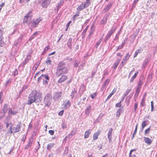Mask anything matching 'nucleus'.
Returning a JSON list of instances; mask_svg holds the SVG:
<instances>
[{"instance_id": "obj_1", "label": "nucleus", "mask_w": 157, "mask_h": 157, "mask_svg": "<svg viewBox=\"0 0 157 157\" xmlns=\"http://www.w3.org/2000/svg\"><path fill=\"white\" fill-rule=\"evenodd\" d=\"M42 94L40 91L33 90L29 95L27 104L30 105L34 102L40 103L42 100Z\"/></svg>"}, {"instance_id": "obj_2", "label": "nucleus", "mask_w": 157, "mask_h": 157, "mask_svg": "<svg viewBox=\"0 0 157 157\" xmlns=\"http://www.w3.org/2000/svg\"><path fill=\"white\" fill-rule=\"evenodd\" d=\"M67 72L68 70L66 63L63 61L59 62L57 65L56 75L59 77L63 74H67Z\"/></svg>"}, {"instance_id": "obj_3", "label": "nucleus", "mask_w": 157, "mask_h": 157, "mask_svg": "<svg viewBox=\"0 0 157 157\" xmlns=\"http://www.w3.org/2000/svg\"><path fill=\"white\" fill-rule=\"evenodd\" d=\"M33 13L31 11H29L24 17L23 21V23L26 24V25H29L32 20Z\"/></svg>"}, {"instance_id": "obj_4", "label": "nucleus", "mask_w": 157, "mask_h": 157, "mask_svg": "<svg viewBox=\"0 0 157 157\" xmlns=\"http://www.w3.org/2000/svg\"><path fill=\"white\" fill-rule=\"evenodd\" d=\"M52 95L50 93H48L46 94L44 98V103L45 106L49 107L51 104V100L52 99Z\"/></svg>"}, {"instance_id": "obj_5", "label": "nucleus", "mask_w": 157, "mask_h": 157, "mask_svg": "<svg viewBox=\"0 0 157 157\" xmlns=\"http://www.w3.org/2000/svg\"><path fill=\"white\" fill-rule=\"evenodd\" d=\"M62 94L61 91L56 92L54 93L53 98L55 101L58 100L62 96Z\"/></svg>"}, {"instance_id": "obj_6", "label": "nucleus", "mask_w": 157, "mask_h": 157, "mask_svg": "<svg viewBox=\"0 0 157 157\" xmlns=\"http://www.w3.org/2000/svg\"><path fill=\"white\" fill-rule=\"evenodd\" d=\"M42 6L43 8H47L51 2V0H40Z\"/></svg>"}, {"instance_id": "obj_7", "label": "nucleus", "mask_w": 157, "mask_h": 157, "mask_svg": "<svg viewBox=\"0 0 157 157\" xmlns=\"http://www.w3.org/2000/svg\"><path fill=\"white\" fill-rule=\"evenodd\" d=\"M46 79V80H49V78L48 75H42L37 79V81L39 83H40L41 80H42L43 81Z\"/></svg>"}, {"instance_id": "obj_8", "label": "nucleus", "mask_w": 157, "mask_h": 157, "mask_svg": "<svg viewBox=\"0 0 157 157\" xmlns=\"http://www.w3.org/2000/svg\"><path fill=\"white\" fill-rule=\"evenodd\" d=\"M41 21V19L40 18H38L32 22L31 24L33 27L36 28Z\"/></svg>"}, {"instance_id": "obj_9", "label": "nucleus", "mask_w": 157, "mask_h": 157, "mask_svg": "<svg viewBox=\"0 0 157 157\" xmlns=\"http://www.w3.org/2000/svg\"><path fill=\"white\" fill-rule=\"evenodd\" d=\"M18 112L17 109H15V108L13 109L10 108L9 109L8 113L13 115H16Z\"/></svg>"}, {"instance_id": "obj_10", "label": "nucleus", "mask_w": 157, "mask_h": 157, "mask_svg": "<svg viewBox=\"0 0 157 157\" xmlns=\"http://www.w3.org/2000/svg\"><path fill=\"white\" fill-rule=\"evenodd\" d=\"M92 107L89 105L86 106L85 110V113L87 116H88L91 111Z\"/></svg>"}, {"instance_id": "obj_11", "label": "nucleus", "mask_w": 157, "mask_h": 157, "mask_svg": "<svg viewBox=\"0 0 157 157\" xmlns=\"http://www.w3.org/2000/svg\"><path fill=\"white\" fill-rule=\"evenodd\" d=\"M113 131V129L112 128H110L108 132V137L109 139V142H111L112 140V133Z\"/></svg>"}, {"instance_id": "obj_12", "label": "nucleus", "mask_w": 157, "mask_h": 157, "mask_svg": "<svg viewBox=\"0 0 157 157\" xmlns=\"http://www.w3.org/2000/svg\"><path fill=\"white\" fill-rule=\"evenodd\" d=\"M144 138L145 142L148 145H150L152 142V140L149 138L144 137Z\"/></svg>"}, {"instance_id": "obj_13", "label": "nucleus", "mask_w": 157, "mask_h": 157, "mask_svg": "<svg viewBox=\"0 0 157 157\" xmlns=\"http://www.w3.org/2000/svg\"><path fill=\"white\" fill-rule=\"evenodd\" d=\"M3 34V31L1 29H0V46L1 47L3 46L4 45L3 41L2 40L3 37L2 36Z\"/></svg>"}, {"instance_id": "obj_14", "label": "nucleus", "mask_w": 157, "mask_h": 157, "mask_svg": "<svg viewBox=\"0 0 157 157\" xmlns=\"http://www.w3.org/2000/svg\"><path fill=\"white\" fill-rule=\"evenodd\" d=\"M67 79V77L66 75H62L58 81L59 83H62L64 82Z\"/></svg>"}, {"instance_id": "obj_15", "label": "nucleus", "mask_w": 157, "mask_h": 157, "mask_svg": "<svg viewBox=\"0 0 157 157\" xmlns=\"http://www.w3.org/2000/svg\"><path fill=\"white\" fill-rule=\"evenodd\" d=\"M101 132V131L99 130L94 133L93 136V140H95L98 139V137L100 134Z\"/></svg>"}, {"instance_id": "obj_16", "label": "nucleus", "mask_w": 157, "mask_h": 157, "mask_svg": "<svg viewBox=\"0 0 157 157\" xmlns=\"http://www.w3.org/2000/svg\"><path fill=\"white\" fill-rule=\"evenodd\" d=\"M8 107V105L5 104L3 106V108L2 109V112L3 113V116H4L5 113L7 112V109Z\"/></svg>"}, {"instance_id": "obj_17", "label": "nucleus", "mask_w": 157, "mask_h": 157, "mask_svg": "<svg viewBox=\"0 0 157 157\" xmlns=\"http://www.w3.org/2000/svg\"><path fill=\"white\" fill-rule=\"evenodd\" d=\"M120 61V59H117L115 61L113 64V67L114 69H115L117 68Z\"/></svg>"}, {"instance_id": "obj_18", "label": "nucleus", "mask_w": 157, "mask_h": 157, "mask_svg": "<svg viewBox=\"0 0 157 157\" xmlns=\"http://www.w3.org/2000/svg\"><path fill=\"white\" fill-rule=\"evenodd\" d=\"M116 27H113L112 29L109 31L107 34L111 36L113 33H114Z\"/></svg>"}, {"instance_id": "obj_19", "label": "nucleus", "mask_w": 157, "mask_h": 157, "mask_svg": "<svg viewBox=\"0 0 157 157\" xmlns=\"http://www.w3.org/2000/svg\"><path fill=\"white\" fill-rule=\"evenodd\" d=\"M91 131L90 129L86 131L84 134V138H88L91 133Z\"/></svg>"}, {"instance_id": "obj_20", "label": "nucleus", "mask_w": 157, "mask_h": 157, "mask_svg": "<svg viewBox=\"0 0 157 157\" xmlns=\"http://www.w3.org/2000/svg\"><path fill=\"white\" fill-rule=\"evenodd\" d=\"M29 57L30 58V56L29 55L27 57V58L26 59L24 60V61H23L21 64V66H22V67H23L25 64H26V63L28 62L29 59Z\"/></svg>"}, {"instance_id": "obj_21", "label": "nucleus", "mask_w": 157, "mask_h": 157, "mask_svg": "<svg viewBox=\"0 0 157 157\" xmlns=\"http://www.w3.org/2000/svg\"><path fill=\"white\" fill-rule=\"evenodd\" d=\"M21 126V123L17 125L16 127L15 128V131L14 133L20 131V128Z\"/></svg>"}, {"instance_id": "obj_22", "label": "nucleus", "mask_w": 157, "mask_h": 157, "mask_svg": "<svg viewBox=\"0 0 157 157\" xmlns=\"http://www.w3.org/2000/svg\"><path fill=\"white\" fill-rule=\"evenodd\" d=\"M32 141H31L30 139L29 140L28 144L25 147V149H28L30 147H31L32 144Z\"/></svg>"}, {"instance_id": "obj_23", "label": "nucleus", "mask_w": 157, "mask_h": 157, "mask_svg": "<svg viewBox=\"0 0 157 157\" xmlns=\"http://www.w3.org/2000/svg\"><path fill=\"white\" fill-rule=\"evenodd\" d=\"M40 64V62L39 61H37L36 62L35 64H34V66H33V70H36V69L38 68V67L39 65Z\"/></svg>"}, {"instance_id": "obj_24", "label": "nucleus", "mask_w": 157, "mask_h": 157, "mask_svg": "<svg viewBox=\"0 0 157 157\" xmlns=\"http://www.w3.org/2000/svg\"><path fill=\"white\" fill-rule=\"evenodd\" d=\"M72 39L71 38H70L69 39L68 42L67 43V46L70 49L72 47Z\"/></svg>"}, {"instance_id": "obj_25", "label": "nucleus", "mask_w": 157, "mask_h": 157, "mask_svg": "<svg viewBox=\"0 0 157 157\" xmlns=\"http://www.w3.org/2000/svg\"><path fill=\"white\" fill-rule=\"evenodd\" d=\"M123 110V108H120L118 109L116 113L117 117H118L120 116L121 115V113Z\"/></svg>"}, {"instance_id": "obj_26", "label": "nucleus", "mask_w": 157, "mask_h": 157, "mask_svg": "<svg viewBox=\"0 0 157 157\" xmlns=\"http://www.w3.org/2000/svg\"><path fill=\"white\" fill-rule=\"evenodd\" d=\"M140 89L139 88H137L136 90L135 93L134 95V97H136V99L137 98L140 92Z\"/></svg>"}, {"instance_id": "obj_27", "label": "nucleus", "mask_w": 157, "mask_h": 157, "mask_svg": "<svg viewBox=\"0 0 157 157\" xmlns=\"http://www.w3.org/2000/svg\"><path fill=\"white\" fill-rule=\"evenodd\" d=\"M71 105V102L69 100H68L65 104L64 108L65 109H67L69 108Z\"/></svg>"}, {"instance_id": "obj_28", "label": "nucleus", "mask_w": 157, "mask_h": 157, "mask_svg": "<svg viewBox=\"0 0 157 157\" xmlns=\"http://www.w3.org/2000/svg\"><path fill=\"white\" fill-rule=\"evenodd\" d=\"M109 81L110 80L109 79H107L103 83V84L102 86V88H105L108 84Z\"/></svg>"}, {"instance_id": "obj_29", "label": "nucleus", "mask_w": 157, "mask_h": 157, "mask_svg": "<svg viewBox=\"0 0 157 157\" xmlns=\"http://www.w3.org/2000/svg\"><path fill=\"white\" fill-rule=\"evenodd\" d=\"M55 144L53 143H51L48 144L47 149L48 150H50L52 147H53Z\"/></svg>"}, {"instance_id": "obj_30", "label": "nucleus", "mask_w": 157, "mask_h": 157, "mask_svg": "<svg viewBox=\"0 0 157 157\" xmlns=\"http://www.w3.org/2000/svg\"><path fill=\"white\" fill-rule=\"evenodd\" d=\"M107 18L106 17H104L103 19L101 20L100 23L101 24H105L107 22Z\"/></svg>"}, {"instance_id": "obj_31", "label": "nucleus", "mask_w": 157, "mask_h": 157, "mask_svg": "<svg viewBox=\"0 0 157 157\" xmlns=\"http://www.w3.org/2000/svg\"><path fill=\"white\" fill-rule=\"evenodd\" d=\"M147 125V124L145 121H143L141 125V130L143 131L144 127Z\"/></svg>"}, {"instance_id": "obj_32", "label": "nucleus", "mask_w": 157, "mask_h": 157, "mask_svg": "<svg viewBox=\"0 0 157 157\" xmlns=\"http://www.w3.org/2000/svg\"><path fill=\"white\" fill-rule=\"evenodd\" d=\"M86 8L84 4H82L80 5L77 8V10L78 11H81L83 10L84 8Z\"/></svg>"}, {"instance_id": "obj_33", "label": "nucleus", "mask_w": 157, "mask_h": 157, "mask_svg": "<svg viewBox=\"0 0 157 157\" xmlns=\"http://www.w3.org/2000/svg\"><path fill=\"white\" fill-rule=\"evenodd\" d=\"M39 33V32L37 31L35 32L34 34H33V35L31 36L29 40H31L33 39L34 37L37 36V35Z\"/></svg>"}, {"instance_id": "obj_34", "label": "nucleus", "mask_w": 157, "mask_h": 157, "mask_svg": "<svg viewBox=\"0 0 157 157\" xmlns=\"http://www.w3.org/2000/svg\"><path fill=\"white\" fill-rule=\"evenodd\" d=\"M113 3H109L107 6L105 8L106 11L109 10L112 6Z\"/></svg>"}, {"instance_id": "obj_35", "label": "nucleus", "mask_w": 157, "mask_h": 157, "mask_svg": "<svg viewBox=\"0 0 157 157\" xmlns=\"http://www.w3.org/2000/svg\"><path fill=\"white\" fill-rule=\"evenodd\" d=\"M64 3V1L62 0L61 1L57 3V7L56 8H57V11H58L59 9V8L60 7V6L61 5H63Z\"/></svg>"}, {"instance_id": "obj_36", "label": "nucleus", "mask_w": 157, "mask_h": 157, "mask_svg": "<svg viewBox=\"0 0 157 157\" xmlns=\"http://www.w3.org/2000/svg\"><path fill=\"white\" fill-rule=\"evenodd\" d=\"M150 61V59L149 58L145 59L144 61V62L143 64V67H145Z\"/></svg>"}, {"instance_id": "obj_37", "label": "nucleus", "mask_w": 157, "mask_h": 157, "mask_svg": "<svg viewBox=\"0 0 157 157\" xmlns=\"http://www.w3.org/2000/svg\"><path fill=\"white\" fill-rule=\"evenodd\" d=\"M93 32L92 31H90V33H89V34L88 35V37L86 39V42H89L90 41V36L92 35Z\"/></svg>"}, {"instance_id": "obj_38", "label": "nucleus", "mask_w": 157, "mask_h": 157, "mask_svg": "<svg viewBox=\"0 0 157 157\" xmlns=\"http://www.w3.org/2000/svg\"><path fill=\"white\" fill-rule=\"evenodd\" d=\"M76 93H77V91L75 89H74V90H73L72 91L71 94L70 95L71 97V98L72 99L73 98L75 95L76 94Z\"/></svg>"}, {"instance_id": "obj_39", "label": "nucleus", "mask_w": 157, "mask_h": 157, "mask_svg": "<svg viewBox=\"0 0 157 157\" xmlns=\"http://www.w3.org/2000/svg\"><path fill=\"white\" fill-rule=\"evenodd\" d=\"M102 41V39H100L99 41L97 42L96 44H95V47L96 48H98V46L101 43Z\"/></svg>"}, {"instance_id": "obj_40", "label": "nucleus", "mask_w": 157, "mask_h": 157, "mask_svg": "<svg viewBox=\"0 0 157 157\" xmlns=\"http://www.w3.org/2000/svg\"><path fill=\"white\" fill-rule=\"evenodd\" d=\"M27 88V86H25L23 87L22 89L20 90L19 94H21L22 92Z\"/></svg>"}, {"instance_id": "obj_41", "label": "nucleus", "mask_w": 157, "mask_h": 157, "mask_svg": "<svg viewBox=\"0 0 157 157\" xmlns=\"http://www.w3.org/2000/svg\"><path fill=\"white\" fill-rule=\"evenodd\" d=\"M151 129V127H149L147 129H146L145 131V135H146L147 134H149L150 133V131Z\"/></svg>"}, {"instance_id": "obj_42", "label": "nucleus", "mask_w": 157, "mask_h": 157, "mask_svg": "<svg viewBox=\"0 0 157 157\" xmlns=\"http://www.w3.org/2000/svg\"><path fill=\"white\" fill-rule=\"evenodd\" d=\"M142 85V81L141 79H140L139 82L138 83L137 88H139L140 89H141V86Z\"/></svg>"}, {"instance_id": "obj_43", "label": "nucleus", "mask_w": 157, "mask_h": 157, "mask_svg": "<svg viewBox=\"0 0 157 157\" xmlns=\"http://www.w3.org/2000/svg\"><path fill=\"white\" fill-rule=\"evenodd\" d=\"M77 132V130L75 128H74L71 133V135L72 136L75 135Z\"/></svg>"}, {"instance_id": "obj_44", "label": "nucleus", "mask_w": 157, "mask_h": 157, "mask_svg": "<svg viewBox=\"0 0 157 157\" xmlns=\"http://www.w3.org/2000/svg\"><path fill=\"white\" fill-rule=\"evenodd\" d=\"M141 52L140 50L139 49L137 50L136 51L135 54L134 55V58L136 57L138 54Z\"/></svg>"}, {"instance_id": "obj_45", "label": "nucleus", "mask_w": 157, "mask_h": 157, "mask_svg": "<svg viewBox=\"0 0 157 157\" xmlns=\"http://www.w3.org/2000/svg\"><path fill=\"white\" fill-rule=\"evenodd\" d=\"M137 76L136 75V74H134V75L131 78L130 82V83H132L136 78Z\"/></svg>"}, {"instance_id": "obj_46", "label": "nucleus", "mask_w": 157, "mask_h": 157, "mask_svg": "<svg viewBox=\"0 0 157 157\" xmlns=\"http://www.w3.org/2000/svg\"><path fill=\"white\" fill-rule=\"evenodd\" d=\"M131 90V89L127 90L125 92L124 94V96L126 97L129 94V93L130 92Z\"/></svg>"}, {"instance_id": "obj_47", "label": "nucleus", "mask_w": 157, "mask_h": 157, "mask_svg": "<svg viewBox=\"0 0 157 157\" xmlns=\"http://www.w3.org/2000/svg\"><path fill=\"white\" fill-rule=\"evenodd\" d=\"M90 4V1H87L84 4V5L85 7V8L87 7Z\"/></svg>"}, {"instance_id": "obj_48", "label": "nucleus", "mask_w": 157, "mask_h": 157, "mask_svg": "<svg viewBox=\"0 0 157 157\" xmlns=\"http://www.w3.org/2000/svg\"><path fill=\"white\" fill-rule=\"evenodd\" d=\"M145 99L142 98L141 100V102L140 103V105L141 106H144L145 105Z\"/></svg>"}, {"instance_id": "obj_49", "label": "nucleus", "mask_w": 157, "mask_h": 157, "mask_svg": "<svg viewBox=\"0 0 157 157\" xmlns=\"http://www.w3.org/2000/svg\"><path fill=\"white\" fill-rule=\"evenodd\" d=\"M30 0H19V2L20 3H27L29 2Z\"/></svg>"}, {"instance_id": "obj_50", "label": "nucleus", "mask_w": 157, "mask_h": 157, "mask_svg": "<svg viewBox=\"0 0 157 157\" xmlns=\"http://www.w3.org/2000/svg\"><path fill=\"white\" fill-rule=\"evenodd\" d=\"M138 105V103L137 102H136L135 104L134 108V112H136V109L137 108Z\"/></svg>"}, {"instance_id": "obj_51", "label": "nucleus", "mask_w": 157, "mask_h": 157, "mask_svg": "<svg viewBox=\"0 0 157 157\" xmlns=\"http://www.w3.org/2000/svg\"><path fill=\"white\" fill-rule=\"evenodd\" d=\"M129 56L128 54H127L125 56L124 58L123 59L125 61H127L128 59L129 58Z\"/></svg>"}, {"instance_id": "obj_52", "label": "nucleus", "mask_w": 157, "mask_h": 157, "mask_svg": "<svg viewBox=\"0 0 157 157\" xmlns=\"http://www.w3.org/2000/svg\"><path fill=\"white\" fill-rule=\"evenodd\" d=\"M26 135H24L22 137L21 141H22L23 142H24L26 139Z\"/></svg>"}, {"instance_id": "obj_53", "label": "nucleus", "mask_w": 157, "mask_h": 157, "mask_svg": "<svg viewBox=\"0 0 157 157\" xmlns=\"http://www.w3.org/2000/svg\"><path fill=\"white\" fill-rule=\"evenodd\" d=\"M61 150L60 148H58L56 151L55 153L57 155L58 154H59L60 153L61 151Z\"/></svg>"}, {"instance_id": "obj_54", "label": "nucleus", "mask_w": 157, "mask_h": 157, "mask_svg": "<svg viewBox=\"0 0 157 157\" xmlns=\"http://www.w3.org/2000/svg\"><path fill=\"white\" fill-rule=\"evenodd\" d=\"M126 63V61L123 59V60L122 61L120 65H121V67L123 66Z\"/></svg>"}, {"instance_id": "obj_55", "label": "nucleus", "mask_w": 157, "mask_h": 157, "mask_svg": "<svg viewBox=\"0 0 157 157\" xmlns=\"http://www.w3.org/2000/svg\"><path fill=\"white\" fill-rule=\"evenodd\" d=\"M3 94L2 93H0V104H1L2 102V97Z\"/></svg>"}, {"instance_id": "obj_56", "label": "nucleus", "mask_w": 157, "mask_h": 157, "mask_svg": "<svg viewBox=\"0 0 157 157\" xmlns=\"http://www.w3.org/2000/svg\"><path fill=\"white\" fill-rule=\"evenodd\" d=\"M151 111H153V108H154V103L153 102V101H151Z\"/></svg>"}, {"instance_id": "obj_57", "label": "nucleus", "mask_w": 157, "mask_h": 157, "mask_svg": "<svg viewBox=\"0 0 157 157\" xmlns=\"http://www.w3.org/2000/svg\"><path fill=\"white\" fill-rule=\"evenodd\" d=\"M121 101H120L119 102L116 104V106L117 107H120L121 106Z\"/></svg>"}, {"instance_id": "obj_58", "label": "nucleus", "mask_w": 157, "mask_h": 157, "mask_svg": "<svg viewBox=\"0 0 157 157\" xmlns=\"http://www.w3.org/2000/svg\"><path fill=\"white\" fill-rule=\"evenodd\" d=\"M132 94H130L126 98V100H128L129 101L131 98L132 96Z\"/></svg>"}, {"instance_id": "obj_59", "label": "nucleus", "mask_w": 157, "mask_h": 157, "mask_svg": "<svg viewBox=\"0 0 157 157\" xmlns=\"http://www.w3.org/2000/svg\"><path fill=\"white\" fill-rule=\"evenodd\" d=\"M79 16V13H77L74 15L73 17V19L74 20H75L76 18L78 17Z\"/></svg>"}, {"instance_id": "obj_60", "label": "nucleus", "mask_w": 157, "mask_h": 157, "mask_svg": "<svg viewBox=\"0 0 157 157\" xmlns=\"http://www.w3.org/2000/svg\"><path fill=\"white\" fill-rule=\"evenodd\" d=\"M94 29L95 28L94 26L93 25H92L91 27L90 31L94 32Z\"/></svg>"}, {"instance_id": "obj_61", "label": "nucleus", "mask_w": 157, "mask_h": 157, "mask_svg": "<svg viewBox=\"0 0 157 157\" xmlns=\"http://www.w3.org/2000/svg\"><path fill=\"white\" fill-rule=\"evenodd\" d=\"M123 47L122 46V45H120L117 48V49L116 50V51H118L119 49H121V48H123Z\"/></svg>"}, {"instance_id": "obj_62", "label": "nucleus", "mask_w": 157, "mask_h": 157, "mask_svg": "<svg viewBox=\"0 0 157 157\" xmlns=\"http://www.w3.org/2000/svg\"><path fill=\"white\" fill-rule=\"evenodd\" d=\"M46 80V79H44L43 81V83L44 85H46L48 84V82L47 81V80Z\"/></svg>"}, {"instance_id": "obj_63", "label": "nucleus", "mask_w": 157, "mask_h": 157, "mask_svg": "<svg viewBox=\"0 0 157 157\" xmlns=\"http://www.w3.org/2000/svg\"><path fill=\"white\" fill-rule=\"evenodd\" d=\"M64 113V110H62L58 113V115L59 116H62Z\"/></svg>"}, {"instance_id": "obj_64", "label": "nucleus", "mask_w": 157, "mask_h": 157, "mask_svg": "<svg viewBox=\"0 0 157 157\" xmlns=\"http://www.w3.org/2000/svg\"><path fill=\"white\" fill-rule=\"evenodd\" d=\"M49 133L51 135H52L54 134V131L52 130H50L48 131Z\"/></svg>"}]
</instances>
